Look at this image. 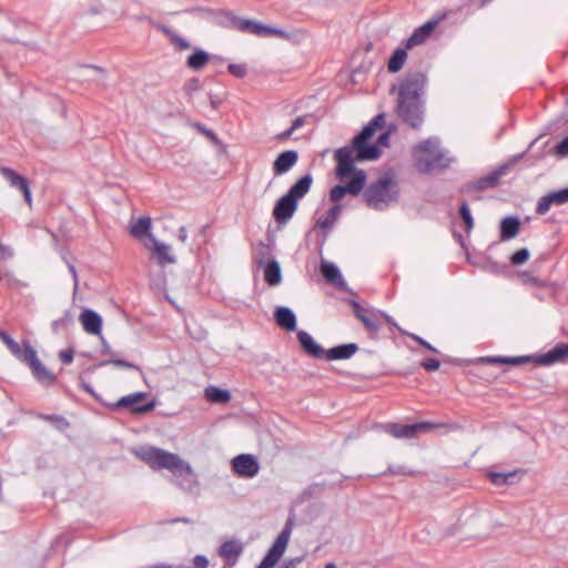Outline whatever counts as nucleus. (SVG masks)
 Returning <instances> with one entry per match:
<instances>
[{
  "instance_id": "obj_3",
  "label": "nucleus",
  "mask_w": 568,
  "mask_h": 568,
  "mask_svg": "<svg viewBox=\"0 0 568 568\" xmlns=\"http://www.w3.org/2000/svg\"><path fill=\"white\" fill-rule=\"evenodd\" d=\"M334 161L335 176L342 183L332 186L328 196L333 205H343L342 201L347 194L354 197L361 195L367 183V173L342 154L341 158H334Z\"/></svg>"
},
{
  "instance_id": "obj_15",
  "label": "nucleus",
  "mask_w": 568,
  "mask_h": 568,
  "mask_svg": "<svg viewBox=\"0 0 568 568\" xmlns=\"http://www.w3.org/2000/svg\"><path fill=\"white\" fill-rule=\"evenodd\" d=\"M0 173L12 187H16L21 192L24 202L31 206L32 192L30 187V180L26 175L9 166H0Z\"/></svg>"
},
{
  "instance_id": "obj_27",
  "label": "nucleus",
  "mask_w": 568,
  "mask_h": 568,
  "mask_svg": "<svg viewBox=\"0 0 568 568\" xmlns=\"http://www.w3.org/2000/svg\"><path fill=\"white\" fill-rule=\"evenodd\" d=\"M273 318L276 325L287 333L298 331L296 315L287 306H276L273 312Z\"/></svg>"
},
{
  "instance_id": "obj_48",
  "label": "nucleus",
  "mask_w": 568,
  "mask_h": 568,
  "mask_svg": "<svg viewBox=\"0 0 568 568\" xmlns=\"http://www.w3.org/2000/svg\"><path fill=\"white\" fill-rule=\"evenodd\" d=\"M530 258V251L527 247H520L516 250L511 255L509 256V263L513 266H520L527 263Z\"/></svg>"
},
{
  "instance_id": "obj_59",
  "label": "nucleus",
  "mask_w": 568,
  "mask_h": 568,
  "mask_svg": "<svg viewBox=\"0 0 568 568\" xmlns=\"http://www.w3.org/2000/svg\"><path fill=\"white\" fill-rule=\"evenodd\" d=\"M226 95H227L226 92H224L223 94H216V93L209 92L207 97H209L210 106L212 108V110L217 111L220 109L221 104L225 101Z\"/></svg>"
},
{
  "instance_id": "obj_60",
  "label": "nucleus",
  "mask_w": 568,
  "mask_h": 568,
  "mask_svg": "<svg viewBox=\"0 0 568 568\" xmlns=\"http://www.w3.org/2000/svg\"><path fill=\"white\" fill-rule=\"evenodd\" d=\"M368 124L375 129V131L383 130L386 126V115L384 112L377 113Z\"/></svg>"
},
{
  "instance_id": "obj_23",
  "label": "nucleus",
  "mask_w": 568,
  "mask_h": 568,
  "mask_svg": "<svg viewBox=\"0 0 568 568\" xmlns=\"http://www.w3.org/2000/svg\"><path fill=\"white\" fill-rule=\"evenodd\" d=\"M79 321H80L82 328L85 333H88L90 335L101 336L102 327H103V318L98 312H95L94 310L84 307L79 315Z\"/></svg>"
},
{
  "instance_id": "obj_54",
  "label": "nucleus",
  "mask_w": 568,
  "mask_h": 568,
  "mask_svg": "<svg viewBox=\"0 0 568 568\" xmlns=\"http://www.w3.org/2000/svg\"><path fill=\"white\" fill-rule=\"evenodd\" d=\"M405 336H407L412 341L416 342L425 351L430 352L433 354H437V355L440 354V352L435 346H433L429 342H427L425 338L420 337L419 335H417L415 333L407 332V334Z\"/></svg>"
},
{
  "instance_id": "obj_58",
  "label": "nucleus",
  "mask_w": 568,
  "mask_h": 568,
  "mask_svg": "<svg viewBox=\"0 0 568 568\" xmlns=\"http://www.w3.org/2000/svg\"><path fill=\"white\" fill-rule=\"evenodd\" d=\"M0 339L10 352L19 349V343L4 329L0 327Z\"/></svg>"
},
{
  "instance_id": "obj_17",
  "label": "nucleus",
  "mask_w": 568,
  "mask_h": 568,
  "mask_svg": "<svg viewBox=\"0 0 568 568\" xmlns=\"http://www.w3.org/2000/svg\"><path fill=\"white\" fill-rule=\"evenodd\" d=\"M568 203V185L557 190H550L542 195L535 207L537 215H545L552 205H564Z\"/></svg>"
},
{
  "instance_id": "obj_56",
  "label": "nucleus",
  "mask_w": 568,
  "mask_h": 568,
  "mask_svg": "<svg viewBox=\"0 0 568 568\" xmlns=\"http://www.w3.org/2000/svg\"><path fill=\"white\" fill-rule=\"evenodd\" d=\"M420 367L428 373L437 372L440 368V361L435 357H425L419 363Z\"/></svg>"
},
{
  "instance_id": "obj_39",
  "label": "nucleus",
  "mask_w": 568,
  "mask_h": 568,
  "mask_svg": "<svg viewBox=\"0 0 568 568\" xmlns=\"http://www.w3.org/2000/svg\"><path fill=\"white\" fill-rule=\"evenodd\" d=\"M457 213H458V217L460 220V225H462L463 230L467 234H469L475 226V220L471 214V211H470L467 200H465V199L460 200V202L458 204Z\"/></svg>"
},
{
  "instance_id": "obj_9",
  "label": "nucleus",
  "mask_w": 568,
  "mask_h": 568,
  "mask_svg": "<svg viewBox=\"0 0 568 568\" xmlns=\"http://www.w3.org/2000/svg\"><path fill=\"white\" fill-rule=\"evenodd\" d=\"M156 403V398L151 393L140 390L122 396L115 402L102 403V406L111 412H128L134 416H143L153 412Z\"/></svg>"
},
{
  "instance_id": "obj_62",
  "label": "nucleus",
  "mask_w": 568,
  "mask_h": 568,
  "mask_svg": "<svg viewBox=\"0 0 568 568\" xmlns=\"http://www.w3.org/2000/svg\"><path fill=\"white\" fill-rule=\"evenodd\" d=\"M389 474L393 475H406V476H417L419 473L416 470H407L405 466H390L387 470Z\"/></svg>"
},
{
  "instance_id": "obj_50",
  "label": "nucleus",
  "mask_w": 568,
  "mask_h": 568,
  "mask_svg": "<svg viewBox=\"0 0 568 568\" xmlns=\"http://www.w3.org/2000/svg\"><path fill=\"white\" fill-rule=\"evenodd\" d=\"M85 374H90L89 372H85V369L83 372H81L78 376V379H79V387L80 389H82L83 392H85L87 394L91 395L98 403H100L102 405V403H106L105 400L102 399V397L94 390V388L91 386V384L87 383L85 378H84V375Z\"/></svg>"
},
{
  "instance_id": "obj_20",
  "label": "nucleus",
  "mask_w": 568,
  "mask_h": 568,
  "mask_svg": "<svg viewBox=\"0 0 568 568\" xmlns=\"http://www.w3.org/2000/svg\"><path fill=\"white\" fill-rule=\"evenodd\" d=\"M230 11L231 10L227 9H213L209 7H192L186 9V12L210 21L221 28H225Z\"/></svg>"
},
{
  "instance_id": "obj_34",
  "label": "nucleus",
  "mask_w": 568,
  "mask_h": 568,
  "mask_svg": "<svg viewBox=\"0 0 568 568\" xmlns=\"http://www.w3.org/2000/svg\"><path fill=\"white\" fill-rule=\"evenodd\" d=\"M204 398L210 404L225 405L231 402L232 393L227 388L216 385H209L204 389Z\"/></svg>"
},
{
  "instance_id": "obj_47",
  "label": "nucleus",
  "mask_w": 568,
  "mask_h": 568,
  "mask_svg": "<svg viewBox=\"0 0 568 568\" xmlns=\"http://www.w3.org/2000/svg\"><path fill=\"white\" fill-rule=\"evenodd\" d=\"M389 435L398 439H412L417 436L418 430L428 428H385Z\"/></svg>"
},
{
  "instance_id": "obj_43",
  "label": "nucleus",
  "mask_w": 568,
  "mask_h": 568,
  "mask_svg": "<svg viewBox=\"0 0 568 568\" xmlns=\"http://www.w3.org/2000/svg\"><path fill=\"white\" fill-rule=\"evenodd\" d=\"M162 31L170 39V42L173 44L175 50L183 51L191 48L190 41L172 30L170 27L162 26Z\"/></svg>"
},
{
  "instance_id": "obj_52",
  "label": "nucleus",
  "mask_w": 568,
  "mask_h": 568,
  "mask_svg": "<svg viewBox=\"0 0 568 568\" xmlns=\"http://www.w3.org/2000/svg\"><path fill=\"white\" fill-rule=\"evenodd\" d=\"M72 322H73L72 314H71L70 310H67L60 318H57L52 322L51 328H52L53 333L57 334L62 328H65L67 326H69Z\"/></svg>"
},
{
  "instance_id": "obj_22",
  "label": "nucleus",
  "mask_w": 568,
  "mask_h": 568,
  "mask_svg": "<svg viewBox=\"0 0 568 568\" xmlns=\"http://www.w3.org/2000/svg\"><path fill=\"white\" fill-rule=\"evenodd\" d=\"M500 185V181L494 174V172H489L488 174L479 176L475 181H469L462 184L458 189L460 194H470L473 192H483L489 189H496Z\"/></svg>"
},
{
  "instance_id": "obj_44",
  "label": "nucleus",
  "mask_w": 568,
  "mask_h": 568,
  "mask_svg": "<svg viewBox=\"0 0 568 568\" xmlns=\"http://www.w3.org/2000/svg\"><path fill=\"white\" fill-rule=\"evenodd\" d=\"M519 278L523 284L531 285L538 288H551L555 286V284L548 278H538L534 276L529 271L520 272Z\"/></svg>"
},
{
  "instance_id": "obj_41",
  "label": "nucleus",
  "mask_w": 568,
  "mask_h": 568,
  "mask_svg": "<svg viewBox=\"0 0 568 568\" xmlns=\"http://www.w3.org/2000/svg\"><path fill=\"white\" fill-rule=\"evenodd\" d=\"M532 364L534 366H539L538 353L530 355H517V356H505L503 355V366H524Z\"/></svg>"
},
{
  "instance_id": "obj_32",
  "label": "nucleus",
  "mask_w": 568,
  "mask_h": 568,
  "mask_svg": "<svg viewBox=\"0 0 568 568\" xmlns=\"http://www.w3.org/2000/svg\"><path fill=\"white\" fill-rule=\"evenodd\" d=\"M445 363L463 366V365H500L503 366V355H488V356H480L476 357L474 359H460V358H452L448 356H445L443 358Z\"/></svg>"
},
{
  "instance_id": "obj_18",
  "label": "nucleus",
  "mask_w": 568,
  "mask_h": 568,
  "mask_svg": "<svg viewBox=\"0 0 568 568\" xmlns=\"http://www.w3.org/2000/svg\"><path fill=\"white\" fill-rule=\"evenodd\" d=\"M149 242L151 244L145 243L144 245L150 251L151 260H154L161 266L176 262V257L171 254V246L169 244L159 241L155 236H152V240Z\"/></svg>"
},
{
  "instance_id": "obj_11",
  "label": "nucleus",
  "mask_w": 568,
  "mask_h": 568,
  "mask_svg": "<svg viewBox=\"0 0 568 568\" xmlns=\"http://www.w3.org/2000/svg\"><path fill=\"white\" fill-rule=\"evenodd\" d=\"M293 528V519L288 518L284 528L276 537L265 557L256 568H273L286 550Z\"/></svg>"
},
{
  "instance_id": "obj_26",
  "label": "nucleus",
  "mask_w": 568,
  "mask_h": 568,
  "mask_svg": "<svg viewBox=\"0 0 568 568\" xmlns=\"http://www.w3.org/2000/svg\"><path fill=\"white\" fill-rule=\"evenodd\" d=\"M523 222L518 215H506L499 221V240L507 242L518 236Z\"/></svg>"
},
{
  "instance_id": "obj_45",
  "label": "nucleus",
  "mask_w": 568,
  "mask_h": 568,
  "mask_svg": "<svg viewBox=\"0 0 568 568\" xmlns=\"http://www.w3.org/2000/svg\"><path fill=\"white\" fill-rule=\"evenodd\" d=\"M517 476V471H509V473H498V471H488L487 477L490 480L491 484L495 486H504V485H511L513 479Z\"/></svg>"
},
{
  "instance_id": "obj_49",
  "label": "nucleus",
  "mask_w": 568,
  "mask_h": 568,
  "mask_svg": "<svg viewBox=\"0 0 568 568\" xmlns=\"http://www.w3.org/2000/svg\"><path fill=\"white\" fill-rule=\"evenodd\" d=\"M28 414L31 416H36L41 420L50 422L54 424V426H70V423L62 415L41 413L37 414L34 412H29Z\"/></svg>"
},
{
  "instance_id": "obj_21",
  "label": "nucleus",
  "mask_w": 568,
  "mask_h": 568,
  "mask_svg": "<svg viewBox=\"0 0 568 568\" xmlns=\"http://www.w3.org/2000/svg\"><path fill=\"white\" fill-rule=\"evenodd\" d=\"M232 469L240 477L252 478L258 473L260 465L253 455L241 454L232 459Z\"/></svg>"
},
{
  "instance_id": "obj_38",
  "label": "nucleus",
  "mask_w": 568,
  "mask_h": 568,
  "mask_svg": "<svg viewBox=\"0 0 568 568\" xmlns=\"http://www.w3.org/2000/svg\"><path fill=\"white\" fill-rule=\"evenodd\" d=\"M539 138H536L530 142L527 150L521 153L511 155L506 162L499 164L496 169L493 170L494 174L497 176L499 181H501V176L505 175L515 164L521 161L528 151L534 146V144L538 141Z\"/></svg>"
},
{
  "instance_id": "obj_33",
  "label": "nucleus",
  "mask_w": 568,
  "mask_h": 568,
  "mask_svg": "<svg viewBox=\"0 0 568 568\" xmlns=\"http://www.w3.org/2000/svg\"><path fill=\"white\" fill-rule=\"evenodd\" d=\"M187 125L192 129H195L200 134L205 136L221 154L226 153V144L219 138V135L210 128H207L204 123L200 121H189Z\"/></svg>"
},
{
  "instance_id": "obj_7",
  "label": "nucleus",
  "mask_w": 568,
  "mask_h": 568,
  "mask_svg": "<svg viewBox=\"0 0 568 568\" xmlns=\"http://www.w3.org/2000/svg\"><path fill=\"white\" fill-rule=\"evenodd\" d=\"M346 303L352 307L354 316L362 323L363 327L367 332L368 338L378 341V332L381 329V323L378 320H383L390 329H395L399 335L405 336L408 331L402 328L398 323L388 313L382 310H375L373 307L365 308L361 303L354 298H347Z\"/></svg>"
},
{
  "instance_id": "obj_64",
  "label": "nucleus",
  "mask_w": 568,
  "mask_h": 568,
  "mask_svg": "<svg viewBox=\"0 0 568 568\" xmlns=\"http://www.w3.org/2000/svg\"><path fill=\"white\" fill-rule=\"evenodd\" d=\"M194 566L196 568H207L209 560L205 556L196 555L193 559Z\"/></svg>"
},
{
  "instance_id": "obj_57",
  "label": "nucleus",
  "mask_w": 568,
  "mask_h": 568,
  "mask_svg": "<svg viewBox=\"0 0 568 568\" xmlns=\"http://www.w3.org/2000/svg\"><path fill=\"white\" fill-rule=\"evenodd\" d=\"M373 65V62L371 60H365L363 59V61L356 65V67H353L352 68V75H351V81L352 83H357V81L355 80V75L357 73H366L371 70Z\"/></svg>"
},
{
  "instance_id": "obj_29",
  "label": "nucleus",
  "mask_w": 568,
  "mask_h": 568,
  "mask_svg": "<svg viewBox=\"0 0 568 568\" xmlns=\"http://www.w3.org/2000/svg\"><path fill=\"white\" fill-rule=\"evenodd\" d=\"M359 351L357 343H342L326 349L325 361H346L352 358Z\"/></svg>"
},
{
  "instance_id": "obj_51",
  "label": "nucleus",
  "mask_w": 568,
  "mask_h": 568,
  "mask_svg": "<svg viewBox=\"0 0 568 568\" xmlns=\"http://www.w3.org/2000/svg\"><path fill=\"white\" fill-rule=\"evenodd\" d=\"M201 89V81L196 77H192L187 79L183 84V93L184 95L191 100L193 98L194 92L199 91Z\"/></svg>"
},
{
  "instance_id": "obj_53",
  "label": "nucleus",
  "mask_w": 568,
  "mask_h": 568,
  "mask_svg": "<svg viewBox=\"0 0 568 568\" xmlns=\"http://www.w3.org/2000/svg\"><path fill=\"white\" fill-rule=\"evenodd\" d=\"M550 153L558 159H565L568 156V135L559 140L550 150Z\"/></svg>"
},
{
  "instance_id": "obj_8",
  "label": "nucleus",
  "mask_w": 568,
  "mask_h": 568,
  "mask_svg": "<svg viewBox=\"0 0 568 568\" xmlns=\"http://www.w3.org/2000/svg\"><path fill=\"white\" fill-rule=\"evenodd\" d=\"M413 160L415 169L425 174L435 170H446L452 163V159L439 149L438 142L432 139H426L414 146Z\"/></svg>"
},
{
  "instance_id": "obj_31",
  "label": "nucleus",
  "mask_w": 568,
  "mask_h": 568,
  "mask_svg": "<svg viewBox=\"0 0 568 568\" xmlns=\"http://www.w3.org/2000/svg\"><path fill=\"white\" fill-rule=\"evenodd\" d=\"M129 234L136 240H152V236H155L152 233V220L148 215L139 216L133 223L129 226Z\"/></svg>"
},
{
  "instance_id": "obj_16",
  "label": "nucleus",
  "mask_w": 568,
  "mask_h": 568,
  "mask_svg": "<svg viewBox=\"0 0 568 568\" xmlns=\"http://www.w3.org/2000/svg\"><path fill=\"white\" fill-rule=\"evenodd\" d=\"M225 29L237 30L262 38L263 22L256 19L241 18L231 10Z\"/></svg>"
},
{
  "instance_id": "obj_24",
  "label": "nucleus",
  "mask_w": 568,
  "mask_h": 568,
  "mask_svg": "<svg viewBox=\"0 0 568 568\" xmlns=\"http://www.w3.org/2000/svg\"><path fill=\"white\" fill-rule=\"evenodd\" d=\"M539 367L551 366L568 361V343H557L546 353H538Z\"/></svg>"
},
{
  "instance_id": "obj_25",
  "label": "nucleus",
  "mask_w": 568,
  "mask_h": 568,
  "mask_svg": "<svg viewBox=\"0 0 568 568\" xmlns=\"http://www.w3.org/2000/svg\"><path fill=\"white\" fill-rule=\"evenodd\" d=\"M298 152L296 150H284L277 154L272 164L273 174L281 176L287 173L298 161Z\"/></svg>"
},
{
  "instance_id": "obj_36",
  "label": "nucleus",
  "mask_w": 568,
  "mask_h": 568,
  "mask_svg": "<svg viewBox=\"0 0 568 568\" xmlns=\"http://www.w3.org/2000/svg\"><path fill=\"white\" fill-rule=\"evenodd\" d=\"M408 50L405 44L393 50L387 60V71L389 73H397L404 68L408 57Z\"/></svg>"
},
{
  "instance_id": "obj_35",
  "label": "nucleus",
  "mask_w": 568,
  "mask_h": 568,
  "mask_svg": "<svg viewBox=\"0 0 568 568\" xmlns=\"http://www.w3.org/2000/svg\"><path fill=\"white\" fill-rule=\"evenodd\" d=\"M343 205H332L325 213V215L317 219L315 227L322 231V234H328L334 223L338 220Z\"/></svg>"
},
{
  "instance_id": "obj_10",
  "label": "nucleus",
  "mask_w": 568,
  "mask_h": 568,
  "mask_svg": "<svg viewBox=\"0 0 568 568\" xmlns=\"http://www.w3.org/2000/svg\"><path fill=\"white\" fill-rule=\"evenodd\" d=\"M262 248L255 254L254 262L258 268H263L264 282L268 286H277L283 281L282 268L277 260L268 257L271 247L261 243Z\"/></svg>"
},
{
  "instance_id": "obj_4",
  "label": "nucleus",
  "mask_w": 568,
  "mask_h": 568,
  "mask_svg": "<svg viewBox=\"0 0 568 568\" xmlns=\"http://www.w3.org/2000/svg\"><path fill=\"white\" fill-rule=\"evenodd\" d=\"M366 205L376 211H384L390 204L398 203L400 189L398 179L393 169L384 171L371 184H366L361 193Z\"/></svg>"
},
{
  "instance_id": "obj_42",
  "label": "nucleus",
  "mask_w": 568,
  "mask_h": 568,
  "mask_svg": "<svg viewBox=\"0 0 568 568\" xmlns=\"http://www.w3.org/2000/svg\"><path fill=\"white\" fill-rule=\"evenodd\" d=\"M372 426H458L457 423L449 422H436L428 419H413L407 420L406 423H374Z\"/></svg>"
},
{
  "instance_id": "obj_5",
  "label": "nucleus",
  "mask_w": 568,
  "mask_h": 568,
  "mask_svg": "<svg viewBox=\"0 0 568 568\" xmlns=\"http://www.w3.org/2000/svg\"><path fill=\"white\" fill-rule=\"evenodd\" d=\"M376 132L377 131L368 123L365 124L362 130L351 139L348 144L334 151V158H341L342 154L343 158L348 159V162L355 165L356 163L378 160L383 154V150L378 149V145L373 141Z\"/></svg>"
},
{
  "instance_id": "obj_19",
  "label": "nucleus",
  "mask_w": 568,
  "mask_h": 568,
  "mask_svg": "<svg viewBox=\"0 0 568 568\" xmlns=\"http://www.w3.org/2000/svg\"><path fill=\"white\" fill-rule=\"evenodd\" d=\"M296 338L305 355L314 359H325L326 349L308 332L304 329L296 331Z\"/></svg>"
},
{
  "instance_id": "obj_1",
  "label": "nucleus",
  "mask_w": 568,
  "mask_h": 568,
  "mask_svg": "<svg viewBox=\"0 0 568 568\" xmlns=\"http://www.w3.org/2000/svg\"><path fill=\"white\" fill-rule=\"evenodd\" d=\"M427 84L426 73L408 71L398 88L392 85L389 93L397 91L395 113L410 129L418 130L424 122L425 108L422 100Z\"/></svg>"
},
{
  "instance_id": "obj_55",
  "label": "nucleus",
  "mask_w": 568,
  "mask_h": 568,
  "mask_svg": "<svg viewBox=\"0 0 568 568\" xmlns=\"http://www.w3.org/2000/svg\"><path fill=\"white\" fill-rule=\"evenodd\" d=\"M227 72L236 79H243L247 74V67L245 63L231 62L227 64Z\"/></svg>"
},
{
  "instance_id": "obj_12",
  "label": "nucleus",
  "mask_w": 568,
  "mask_h": 568,
  "mask_svg": "<svg viewBox=\"0 0 568 568\" xmlns=\"http://www.w3.org/2000/svg\"><path fill=\"white\" fill-rule=\"evenodd\" d=\"M99 339H100V344H101V349H100L101 354L109 355V358L102 359L99 363L88 366L85 368V372L94 373L98 368L108 366V365H113L118 368L134 369V371L141 372V367L138 364L130 362L128 359H124V358H119L116 356V353L110 347V345H109L108 341L105 339V337L103 336V334H101V336H99Z\"/></svg>"
},
{
  "instance_id": "obj_37",
  "label": "nucleus",
  "mask_w": 568,
  "mask_h": 568,
  "mask_svg": "<svg viewBox=\"0 0 568 568\" xmlns=\"http://www.w3.org/2000/svg\"><path fill=\"white\" fill-rule=\"evenodd\" d=\"M19 361L27 364L29 368L40 361L36 348L30 344L28 339L23 341V346L19 345L18 351L11 352Z\"/></svg>"
},
{
  "instance_id": "obj_28",
  "label": "nucleus",
  "mask_w": 568,
  "mask_h": 568,
  "mask_svg": "<svg viewBox=\"0 0 568 568\" xmlns=\"http://www.w3.org/2000/svg\"><path fill=\"white\" fill-rule=\"evenodd\" d=\"M243 552V545L237 540L224 541L219 548V556L225 560L223 568H232Z\"/></svg>"
},
{
  "instance_id": "obj_14",
  "label": "nucleus",
  "mask_w": 568,
  "mask_h": 568,
  "mask_svg": "<svg viewBox=\"0 0 568 568\" xmlns=\"http://www.w3.org/2000/svg\"><path fill=\"white\" fill-rule=\"evenodd\" d=\"M320 273L325 283L334 286L339 291L348 293L349 295H357V293L353 288L348 287L339 267L335 263L322 258L320 265Z\"/></svg>"
},
{
  "instance_id": "obj_6",
  "label": "nucleus",
  "mask_w": 568,
  "mask_h": 568,
  "mask_svg": "<svg viewBox=\"0 0 568 568\" xmlns=\"http://www.w3.org/2000/svg\"><path fill=\"white\" fill-rule=\"evenodd\" d=\"M312 184V174L305 173L275 201L272 217L278 229L285 226L292 220L298 209L300 201L310 192Z\"/></svg>"
},
{
  "instance_id": "obj_13",
  "label": "nucleus",
  "mask_w": 568,
  "mask_h": 568,
  "mask_svg": "<svg viewBox=\"0 0 568 568\" xmlns=\"http://www.w3.org/2000/svg\"><path fill=\"white\" fill-rule=\"evenodd\" d=\"M445 18L446 13H437L433 18L428 19L425 23L415 28L412 34L403 40L402 44H405L406 49H413L414 47L425 43L436 31L440 21H443Z\"/></svg>"
},
{
  "instance_id": "obj_63",
  "label": "nucleus",
  "mask_w": 568,
  "mask_h": 568,
  "mask_svg": "<svg viewBox=\"0 0 568 568\" xmlns=\"http://www.w3.org/2000/svg\"><path fill=\"white\" fill-rule=\"evenodd\" d=\"M389 139L390 134L389 132H381L377 136V140L374 142L376 145H378V149H382L383 146L388 148L389 146Z\"/></svg>"
},
{
  "instance_id": "obj_2",
  "label": "nucleus",
  "mask_w": 568,
  "mask_h": 568,
  "mask_svg": "<svg viewBox=\"0 0 568 568\" xmlns=\"http://www.w3.org/2000/svg\"><path fill=\"white\" fill-rule=\"evenodd\" d=\"M133 454L154 470H170L174 477L181 479L179 486L185 490H192L196 485L191 466L176 454L148 445L134 448Z\"/></svg>"
},
{
  "instance_id": "obj_61",
  "label": "nucleus",
  "mask_w": 568,
  "mask_h": 568,
  "mask_svg": "<svg viewBox=\"0 0 568 568\" xmlns=\"http://www.w3.org/2000/svg\"><path fill=\"white\" fill-rule=\"evenodd\" d=\"M74 358V349L72 347H68L64 349H61L59 352V359L62 364L69 365L73 362Z\"/></svg>"
},
{
  "instance_id": "obj_46",
  "label": "nucleus",
  "mask_w": 568,
  "mask_h": 568,
  "mask_svg": "<svg viewBox=\"0 0 568 568\" xmlns=\"http://www.w3.org/2000/svg\"><path fill=\"white\" fill-rule=\"evenodd\" d=\"M272 37L288 40L291 38V34L283 28L263 22L262 38Z\"/></svg>"
},
{
  "instance_id": "obj_30",
  "label": "nucleus",
  "mask_w": 568,
  "mask_h": 568,
  "mask_svg": "<svg viewBox=\"0 0 568 568\" xmlns=\"http://www.w3.org/2000/svg\"><path fill=\"white\" fill-rule=\"evenodd\" d=\"M212 59L223 61L221 57H214L202 48H194L185 60V65L192 71L202 70Z\"/></svg>"
},
{
  "instance_id": "obj_40",
  "label": "nucleus",
  "mask_w": 568,
  "mask_h": 568,
  "mask_svg": "<svg viewBox=\"0 0 568 568\" xmlns=\"http://www.w3.org/2000/svg\"><path fill=\"white\" fill-rule=\"evenodd\" d=\"M33 377L43 385H52L57 381V376L50 372L45 365L39 361L30 367Z\"/></svg>"
}]
</instances>
